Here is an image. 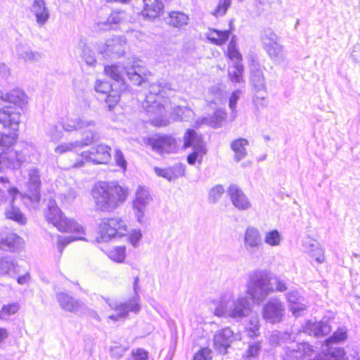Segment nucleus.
<instances>
[{"label":"nucleus","mask_w":360,"mask_h":360,"mask_svg":"<svg viewBox=\"0 0 360 360\" xmlns=\"http://www.w3.org/2000/svg\"><path fill=\"white\" fill-rule=\"evenodd\" d=\"M230 31L224 30L221 31L218 30H210L206 33V37L209 41L216 45L224 44L230 37Z\"/></svg>","instance_id":"nucleus-36"},{"label":"nucleus","mask_w":360,"mask_h":360,"mask_svg":"<svg viewBox=\"0 0 360 360\" xmlns=\"http://www.w3.org/2000/svg\"><path fill=\"white\" fill-rule=\"evenodd\" d=\"M309 360H360V352L355 348L346 353L340 347H328Z\"/></svg>","instance_id":"nucleus-13"},{"label":"nucleus","mask_w":360,"mask_h":360,"mask_svg":"<svg viewBox=\"0 0 360 360\" xmlns=\"http://www.w3.org/2000/svg\"><path fill=\"white\" fill-rule=\"evenodd\" d=\"M20 309L18 302L4 304L0 310V320L6 319L8 316L16 314Z\"/></svg>","instance_id":"nucleus-49"},{"label":"nucleus","mask_w":360,"mask_h":360,"mask_svg":"<svg viewBox=\"0 0 360 360\" xmlns=\"http://www.w3.org/2000/svg\"><path fill=\"white\" fill-rule=\"evenodd\" d=\"M248 145V141L243 138H239L233 141L231 143V148L234 152V160L240 162L247 155L245 147Z\"/></svg>","instance_id":"nucleus-34"},{"label":"nucleus","mask_w":360,"mask_h":360,"mask_svg":"<svg viewBox=\"0 0 360 360\" xmlns=\"http://www.w3.org/2000/svg\"><path fill=\"white\" fill-rule=\"evenodd\" d=\"M188 16L179 11H172L169 13V16L166 19L168 25L174 27H181L188 23Z\"/></svg>","instance_id":"nucleus-35"},{"label":"nucleus","mask_w":360,"mask_h":360,"mask_svg":"<svg viewBox=\"0 0 360 360\" xmlns=\"http://www.w3.org/2000/svg\"><path fill=\"white\" fill-rule=\"evenodd\" d=\"M174 180L181 176H184L185 165L183 164H176L173 167H169Z\"/></svg>","instance_id":"nucleus-63"},{"label":"nucleus","mask_w":360,"mask_h":360,"mask_svg":"<svg viewBox=\"0 0 360 360\" xmlns=\"http://www.w3.org/2000/svg\"><path fill=\"white\" fill-rule=\"evenodd\" d=\"M228 194L232 205L238 210L246 211L252 207L251 201L237 185H230L228 188Z\"/></svg>","instance_id":"nucleus-19"},{"label":"nucleus","mask_w":360,"mask_h":360,"mask_svg":"<svg viewBox=\"0 0 360 360\" xmlns=\"http://www.w3.org/2000/svg\"><path fill=\"white\" fill-rule=\"evenodd\" d=\"M152 200V196L147 187L143 186L137 187L132 200V207L135 217L141 224L146 222L145 213Z\"/></svg>","instance_id":"nucleus-11"},{"label":"nucleus","mask_w":360,"mask_h":360,"mask_svg":"<svg viewBox=\"0 0 360 360\" xmlns=\"http://www.w3.org/2000/svg\"><path fill=\"white\" fill-rule=\"evenodd\" d=\"M80 143L77 141L62 142L54 148L57 155H63L68 152H75L77 148H81Z\"/></svg>","instance_id":"nucleus-42"},{"label":"nucleus","mask_w":360,"mask_h":360,"mask_svg":"<svg viewBox=\"0 0 360 360\" xmlns=\"http://www.w3.org/2000/svg\"><path fill=\"white\" fill-rule=\"evenodd\" d=\"M86 240V239L84 237H73V236H58V242H57V248L59 252V253L61 255L63 249L66 245H68L69 243L74 240Z\"/></svg>","instance_id":"nucleus-54"},{"label":"nucleus","mask_w":360,"mask_h":360,"mask_svg":"<svg viewBox=\"0 0 360 360\" xmlns=\"http://www.w3.org/2000/svg\"><path fill=\"white\" fill-rule=\"evenodd\" d=\"M104 98L108 110L110 111L120 101V95L118 91L112 89L108 94L104 96Z\"/></svg>","instance_id":"nucleus-52"},{"label":"nucleus","mask_w":360,"mask_h":360,"mask_svg":"<svg viewBox=\"0 0 360 360\" xmlns=\"http://www.w3.org/2000/svg\"><path fill=\"white\" fill-rule=\"evenodd\" d=\"M250 81L256 92L254 101L257 102V99L263 100L266 96V86L262 70L255 67L252 68Z\"/></svg>","instance_id":"nucleus-24"},{"label":"nucleus","mask_w":360,"mask_h":360,"mask_svg":"<svg viewBox=\"0 0 360 360\" xmlns=\"http://www.w3.org/2000/svg\"><path fill=\"white\" fill-rule=\"evenodd\" d=\"M5 103H13L21 106L27 103V96L20 89H13L6 94H4L0 89V105H3Z\"/></svg>","instance_id":"nucleus-29"},{"label":"nucleus","mask_w":360,"mask_h":360,"mask_svg":"<svg viewBox=\"0 0 360 360\" xmlns=\"http://www.w3.org/2000/svg\"><path fill=\"white\" fill-rule=\"evenodd\" d=\"M56 300L62 309L77 313L83 308V303L66 292H58Z\"/></svg>","instance_id":"nucleus-26"},{"label":"nucleus","mask_w":360,"mask_h":360,"mask_svg":"<svg viewBox=\"0 0 360 360\" xmlns=\"http://www.w3.org/2000/svg\"><path fill=\"white\" fill-rule=\"evenodd\" d=\"M114 89L112 85L108 82H102L97 80L95 84V90L96 92L103 96L108 94L111 90Z\"/></svg>","instance_id":"nucleus-58"},{"label":"nucleus","mask_w":360,"mask_h":360,"mask_svg":"<svg viewBox=\"0 0 360 360\" xmlns=\"http://www.w3.org/2000/svg\"><path fill=\"white\" fill-rule=\"evenodd\" d=\"M47 134L53 141H57L60 140L63 136V131L59 129L56 125L54 124H52L49 127Z\"/></svg>","instance_id":"nucleus-59"},{"label":"nucleus","mask_w":360,"mask_h":360,"mask_svg":"<svg viewBox=\"0 0 360 360\" xmlns=\"http://www.w3.org/2000/svg\"><path fill=\"white\" fill-rule=\"evenodd\" d=\"M262 246L263 240L259 229L252 226H248L243 235V247L245 250L249 255H252L257 253Z\"/></svg>","instance_id":"nucleus-17"},{"label":"nucleus","mask_w":360,"mask_h":360,"mask_svg":"<svg viewBox=\"0 0 360 360\" xmlns=\"http://www.w3.org/2000/svg\"><path fill=\"white\" fill-rule=\"evenodd\" d=\"M20 122V112L11 107L0 108V124L16 131Z\"/></svg>","instance_id":"nucleus-22"},{"label":"nucleus","mask_w":360,"mask_h":360,"mask_svg":"<svg viewBox=\"0 0 360 360\" xmlns=\"http://www.w3.org/2000/svg\"><path fill=\"white\" fill-rule=\"evenodd\" d=\"M285 311L284 303L278 298L272 297L264 304L262 314L266 322L275 324L282 321Z\"/></svg>","instance_id":"nucleus-12"},{"label":"nucleus","mask_w":360,"mask_h":360,"mask_svg":"<svg viewBox=\"0 0 360 360\" xmlns=\"http://www.w3.org/2000/svg\"><path fill=\"white\" fill-rule=\"evenodd\" d=\"M81 47L82 49V57L83 60L88 65L94 66L96 63V60L93 51L83 42L81 44Z\"/></svg>","instance_id":"nucleus-53"},{"label":"nucleus","mask_w":360,"mask_h":360,"mask_svg":"<svg viewBox=\"0 0 360 360\" xmlns=\"http://www.w3.org/2000/svg\"><path fill=\"white\" fill-rule=\"evenodd\" d=\"M148 144L160 155L176 153L178 148L176 139L171 135H156L148 139Z\"/></svg>","instance_id":"nucleus-14"},{"label":"nucleus","mask_w":360,"mask_h":360,"mask_svg":"<svg viewBox=\"0 0 360 360\" xmlns=\"http://www.w3.org/2000/svg\"><path fill=\"white\" fill-rule=\"evenodd\" d=\"M283 237L277 229H271L266 231L264 235V243L271 247H278L281 245Z\"/></svg>","instance_id":"nucleus-39"},{"label":"nucleus","mask_w":360,"mask_h":360,"mask_svg":"<svg viewBox=\"0 0 360 360\" xmlns=\"http://www.w3.org/2000/svg\"><path fill=\"white\" fill-rule=\"evenodd\" d=\"M15 55L18 59L29 63L38 62L41 58L39 52L33 51L28 46L23 44L16 46Z\"/></svg>","instance_id":"nucleus-30"},{"label":"nucleus","mask_w":360,"mask_h":360,"mask_svg":"<svg viewBox=\"0 0 360 360\" xmlns=\"http://www.w3.org/2000/svg\"><path fill=\"white\" fill-rule=\"evenodd\" d=\"M23 243L22 238L14 233L2 231L0 233V249L8 251H16Z\"/></svg>","instance_id":"nucleus-25"},{"label":"nucleus","mask_w":360,"mask_h":360,"mask_svg":"<svg viewBox=\"0 0 360 360\" xmlns=\"http://www.w3.org/2000/svg\"><path fill=\"white\" fill-rule=\"evenodd\" d=\"M184 148H192V153L187 157L189 165H193L196 162L201 163L203 157L207 153L205 143L201 136L198 135L193 129H188L184 136Z\"/></svg>","instance_id":"nucleus-10"},{"label":"nucleus","mask_w":360,"mask_h":360,"mask_svg":"<svg viewBox=\"0 0 360 360\" xmlns=\"http://www.w3.org/2000/svg\"><path fill=\"white\" fill-rule=\"evenodd\" d=\"M105 72L107 75L117 82L122 79L124 74L136 85H141L146 82V79L145 68L141 65V61L135 59L129 60L124 66L118 65L105 66Z\"/></svg>","instance_id":"nucleus-4"},{"label":"nucleus","mask_w":360,"mask_h":360,"mask_svg":"<svg viewBox=\"0 0 360 360\" xmlns=\"http://www.w3.org/2000/svg\"><path fill=\"white\" fill-rule=\"evenodd\" d=\"M231 5V0H219L217 6L212 11V14L215 17L224 16Z\"/></svg>","instance_id":"nucleus-51"},{"label":"nucleus","mask_w":360,"mask_h":360,"mask_svg":"<svg viewBox=\"0 0 360 360\" xmlns=\"http://www.w3.org/2000/svg\"><path fill=\"white\" fill-rule=\"evenodd\" d=\"M347 338V332L345 328H338L332 336L329 338L326 339L325 342L326 345L328 347L330 343H339Z\"/></svg>","instance_id":"nucleus-50"},{"label":"nucleus","mask_w":360,"mask_h":360,"mask_svg":"<svg viewBox=\"0 0 360 360\" xmlns=\"http://www.w3.org/2000/svg\"><path fill=\"white\" fill-rule=\"evenodd\" d=\"M127 349V347H126L115 345L110 347V355L115 358L119 359L124 355Z\"/></svg>","instance_id":"nucleus-64"},{"label":"nucleus","mask_w":360,"mask_h":360,"mask_svg":"<svg viewBox=\"0 0 360 360\" xmlns=\"http://www.w3.org/2000/svg\"><path fill=\"white\" fill-rule=\"evenodd\" d=\"M123 12L112 13L105 21L98 22V26L102 30L115 29L117 25L120 24L124 19Z\"/></svg>","instance_id":"nucleus-38"},{"label":"nucleus","mask_w":360,"mask_h":360,"mask_svg":"<svg viewBox=\"0 0 360 360\" xmlns=\"http://www.w3.org/2000/svg\"><path fill=\"white\" fill-rule=\"evenodd\" d=\"M330 330V326L323 321L318 322L308 321L302 328L303 333H307L309 335H314L315 337L328 335Z\"/></svg>","instance_id":"nucleus-28"},{"label":"nucleus","mask_w":360,"mask_h":360,"mask_svg":"<svg viewBox=\"0 0 360 360\" xmlns=\"http://www.w3.org/2000/svg\"><path fill=\"white\" fill-rule=\"evenodd\" d=\"M212 359V351L209 348H202L198 352H197L193 360H211Z\"/></svg>","instance_id":"nucleus-62"},{"label":"nucleus","mask_w":360,"mask_h":360,"mask_svg":"<svg viewBox=\"0 0 360 360\" xmlns=\"http://www.w3.org/2000/svg\"><path fill=\"white\" fill-rule=\"evenodd\" d=\"M63 129L66 131L84 129L96 127V122L94 120L86 119L85 117L68 116L60 123Z\"/></svg>","instance_id":"nucleus-21"},{"label":"nucleus","mask_w":360,"mask_h":360,"mask_svg":"<svg viewBox=\"0 0 360 360\" xmlns=\"http://www.w3.org/2000/svg\"><path fill=\"white\" fill-rule=\"evenodd\" d=\"M314 353L313 347L307 342L297 343L293 347H285L284 360H304Z\"/></svg>","instance_id":"nucleus-20"},{"label":"nucleus","mask_w":360,"mask_h":360,"mask_svg":"<svg viewBox=\"0 0 360 360\" xmlns=\"http://www.w3.org/2000/svg\"><path fill=\"white\" fill-rule=\"evenodd\" d=\"M139 277L136 276L134 278L133 288L135 296L129 300L127 302H121L119 304L111 303L109 299H105L109 307L116 311L115 314H112L108 316V319L113 321H118L124 320L128 316L129 312L137 314L139 312L140 307V297L138 295L139 290Z\"/></svg>","instance_id":"nucleus-7"},{"label":"nucleus","mask_w":360,"mask_h":360,"mask_svg":"<svg viewBox=\"0 0 360 360\" xmlns=\"http://www.w3.org/2000/svg\"><path fill=\"white\" fill-rule=\"evenodd\" d=\"M171 116L174 121L188 122L193 118L194 112L187 107L176 106L173 109Z\"/></svg>","instance_id":"nucleus-40"},{"label":"nucleus","mask_w":360,"mask_h":360,"mask_svg":"<svg viewBox=\"0 0 360 360\" xmlns=\"http://www.w3.org/2000/svg\"><path fill=\"white\" fill-rule=\"evenodd\" d=\"M13 203L14 201L12 202V198H11V205L6 209L5 212L6 218L13 220L20 225L25 224L27 222V218L22 213L20 209L13 205Z\"/></svg>","instance_id":"nucleus-37"},{"label":"nucleus","mask_w":360,"mask_h":360,"mask_svg":"<svg viewBox=\"0 0 360 360\" xmlns=\"http://www.w3.org/2000/svg\"><path fill=\"white\" fill-rule=\"evenodd\" d=\"M127 46V40L122 36H115L108 39L105 42L97 45V51L107 56L111 54L120 56L124 55Z\"/></svg>","instance_id":"nucleus-15"},{"label":"nucleus","mask_w":360,"mask_h":360,"mask_svg":"<svg viewBox=\"0 0 360 360\" xmlns=\"http://www.w3.org/2000/svg\"><path fill=\"white\" fill-rule=\"evenodd\" d=\"M244 68L241 63H233L229 68V77L232 82L240 83L243 82V74Z\"/></svg>","instance_id":"nucleus-43"},{"label":"nucleus","mask_w":360,"mask_h":360,"mask_svg":"<svg viewBox=\"0 0 360 360\" xmlns=\"http://www.w3.org/2000/svg\"><path fill=\"white\" fill-rule=\"evenodd\" d=\"M18 272V266L11 257L0 256V275L15 277Z\"/></svg>","instance_id":"nucleus-32"},{"label":"nucleus","mask_w":360,"mask_h":360,"mask_svg":"<svg viewBox=\"0 0 360 360\" xmlns=\"http://www.w3.org/2000/svg\"><path fill=\"white\" fill-rule=\"evenodd\" d=\"M311 249L309 250V253L311 257L314 258L315 260L319 263L323 262L325 257L323 254V250L319 246V244L310 245Z\"/></svg>","instance_id":"nucleus-55"},{"label":"nucleus","mask_w":360,"mask_h":360,"mask_svg":"<svg viewBox=\"0 0 360 360\" xmlns=\"http://www.w3.org/2000/svg\"><path fill=\"white\" fill-rule=\"evenodd\" d=\"M30 12L35 17L36 22L39 27H43L50 18V11L44 0H34Z\"/></svg>","instance_id":"nucleus-23"},{"label":"nucleus","mask_w":360,"mask_h":360,"mask_svg":"<svg viewBox=\"0 0 360 360\" xmlns=\"http://www.w3.org/2000/svg\"><path fill=\"white\" fill-rule=\"evenodd\" d=\"M1 137H11L13 141L11 143L6 144L3 141L0 143V171L4 168L18 169L26 160L25 156L21 153L11 148V146L16 140L15 134H1Z\"/></svg>","instance_id":"nucleus-8"},{"label":"nucleus","mask_w":360,"mask_h":360,"mask_svg":"<svg viewBox=\"0 0 360 360\" xmlns=\"http://www.w3.org/2000/svg\"><path fill=\"white\" fill-rule=\"evenodd\" d=\"M127 232L126 222L120 217L105 218L99 224L98 243L108 242L115 237L125 236Z\"/></svg>","instance_id":"nucleus-9"},{"label":"nucleus","mask_w":360,"mask_h":360,"mask_svg":"<svg viewBox=\"0 0 360 360\" xmlns=\"http://www.w3.org/2000/svg\"><path fill=\"white\" fill-rule=\"evenodd\" d=\"M286 300L290 304V307L292 305L297 304L298 303L301 302L302 301H304V298L300 295L298 292L295 290H291L288 291L286 295Z\"/></svg>","instance_id":"nucleus-57"},{"label":"nucleus","mask_w":360,"mask_h":360,"mask_svg":"<svg viewBox=\"0 0 360 360\" xmlns=\"http://www.w3.org/2000/svg\"><path fill=\"white\" fill-rule=\"evenodd\" d=\"M29 182L28 186L31 194L30 195H19L27 205L29 200L32 203H37L40 200L39 188L41 185L40 176L39 170L35 168H31L28 171Z\"/></svg>","instance_id":"nucleus-18"},{"label":"nucleus","mask_w":360,"mask_h":360,"mask_svg":"<svg viewBox=\"0 0 360 360\" xmlns=\"http://www.w3.org/2000/svg\"><path fill=\"white\" fill-rule=\"evenodd\" d=\"M225 98V92L218 86H212L209 89L206 101L210 104L219 105Z\"/></svg>","instance_id":"nucleus-41"},{"label":"nucleus","mask_w":360,"mask_h":360,"mask_svg":"<svg viewBox=\"0 0 360 360\" xmlns=\"http://www.w3.org/2000/svg\"><path fill=\"white\" fill-rule=\"evenodd\" d=\"M108 257L117 263H122L126 258V248L124 246H117L109 250L106 252Z\"/></svg>","instance_id":"nucleus-45"},{"label":"nucleus","mask_w":360,"mask_h":360,"mask_svg":"<svg viewBox=\"0 0 360 360\" xmlns=\"http://www.w3.org/2000/svg\"><path fill=\"white\" fill-rule=\"evenodd\" d=\"M270 58L276 63H283L285 61L286 53L284 47L278 42L264 48Z\"/></svg>","instance_id":"nucleus-33"},{"label":"nucleus","mask_w":360,"mask_h":360,"mask_svg":"<svg viewBox=\"0 0 360 360\" xmlns=\"http://www.w3.org/2000/svg\"><path fill=\"white\" fill-rule=\"evenodd\" d=\"M111 148L104 143H99L92 146L89 150H84L80 153L82 158L70 165L67 169H79L83 167L85 162H89L94 165H104L110 162L111 159Z\"/></svg>","instance_id":"nucleus-6"},{"label":"nucleus","mask_w":360,"mask_h":360,"mask_svg":"<svg viewBox=\"0 0 360 360\" xmlns=\"http://www.w3.org/2000/svg\"><path fill=\"white\" fill-rule=\"evenodd\" d=\"M264 49L279 42V37L271 29H265L261 34Z\"/></svg>","instance_id":"nucleus-46"},{"label":"nucleus","mask_w":360,"mask_h":360,"mask_svg":"<svg viewBox=\"0 0 360 360\" xmlns=\"http://www.w3.org/2000/svg\"><path fill=\"white\" fill-rule=\"evenodd\" d=\"M227 56L233 63H241L242 61V56L237 49L234 37H232L229 44Z\"/></svg>","instance_id":"nucleus-48"},{"label":"nucleus","mask_w":360,"mask_h":360,"mask_svg":"<svg viewBox=\"0 0 360 360\" xmlns=\"http://www.w3.org/2000/svg\"><path fill=\"white\" fill-rule=\"evenodd\" d=\"M272 288L275 291L283 292L287 289L285 283L280 277L271 274Z\"/></svg>","instance_id":"nucleus-61"},{"label":"nucleus","mask_w":360,"mask_h":360,"mask_svg":"<svg viewBox=\"0 0 360 360\" xmlns=\"http://www.w3.org/2000/svg\"><path fill=\"white\" fill-rule=\"evenodd\" d=\"M91 196L96 210L110 213L126 201L128 190L115 182L100 181L93 186Z\"/></svg>","instance_id":"nucleus-2"},{"label":"nucleus","mask_w":360,"mask_h":360,"mask_svg":"<svg viewBox=\"0 0 360 360\" xmlns=\"http://www.w3.org/2000/svg\"><path fill=\"white\" fill-rule=\"evenodd\" d=\"M245 329L248 337L252 338L258 337L260 334V325L258 316H252L246 324Z\"/></svg>","instance_id":"nucleus-44"},{"label":"nucleus","mask_w":360,"mask_h":360,"mask_svg":"<svg viewBox=\"0 0 360 360\" xmlns=\"http://www.w3.org/2000/svg\"><path fill=\"white\" fill-rule=\"evenodd\" d=\"M128 360H148V352L141 348L133 349L131 357Z\"/></svg>","instance_id":"nucleus-60"},{"label":"nucleus","mask_w":360,"mask_h":360,"mask_svg":"<svg viewBox=\"0 0 360 360\" xmlns=\"http://www.w3.org/2000/svg\"><path fill=\"white\" fill-rule=\"evenodd\" d=\"M46 219L49 223L52 224L61 232L84 233V228L80 224L73 219H68L63 215L54 200L49 201Z\"/></svg>","instance_id":"nucleus-5"},{"label":"nucleus","mask_w":360,"mask_h":360,"mask_svg":"<svg viewBox=\"0 0 360 360\" xmlns=\"http://www.w3.org/2000/svg\"><path fill=\"white\" fill-rule=\"evenodd\" d=\"M162 91V83L150 84L149 92L143 103V107L148 113L151 124L157 127L167 126L169 123V120L165 118L167 100L160 95Z\"/></svg>","instance_id":"nucleus-3"},{"label":"nucleus","mask_w":360,"mask_h":360,"mask_svg":"<svg viewBox=\"0 0 360 360\" xmlns=\"http://www.w3.org/2000/svg\"><path fill=\"white\" fill-rule=\"evenodd\" d=\"M271 283V274L267 270L257 269L250 271L245 284L246 295L236 297L231 291L224 292L219 299L212 302L214 314L218 317L241 321L252 312L250 300L260 304L275 292Z\"/></svg>","instance_id":"nucleus-1"},{"label":"nucleus","mask_w":360,"mask_h":360,"mask_svg":"<svg viewBox=\"0 0 360 360\" xmlns=\"http://www.w3.org/2000/svg\"><path fill=\"white\" fill-rule=\"evenodd\" d=\"M94 127L89 128V130L84 132L83 138L81 140H77L80 143L81 148L90 145L94 141L98 139V133L96 130L94 129Z\"/></svg>","instance_id":"nucleus-47"},{"label":"nucleus","mask_w":360,"mask_h":360,"mask_svg":"<svg viewBox=\"0 0 360 360\" xmlns=\"http://www.w3.org/2000/svg\"><path fill=\"white\" fill-rule=\"evenodd\" d=\"M20 193L15 187H11L10 182L6 177H0V205L6 200V196L15 201Z\"/></svg>","instance_id":"nucleus-31"},{"label":"nucleus","mask_w":360,"mask_h":360,"mask_svg":"<svg viewBox=\"0 0 360 360\" xmlns=\"http://www.w3.org/2000/svg\"><path fill=\"white\" fill-rule=\"evenodd\" d=\"M224 193V187L221 185H217L212 188L209 192L208 200L210 202L215 203Z\"/></svg>","instance_id":"nucleus-56"},{"label":"nucleus","mask_w":360,"mask_h":360,"mask_svg":"<svg viewBox=\"0 0 360 360\" xmlns=\"http://www.w3.org/2000/svg\"><path fill=\"white\" fill-rule=\"evenodd\" d=\"M240 339L239 334H235L229 327H226L218 330L214 335V347L220 354H224L232 342Z\"/></svg>","instance_id":"nucleus-16"},{"label":"nucleus","mask_w":360,"mask_h":360,"mask_svg":"<svg viewBox=\"0 0 360 360\" xmlns=\"http://www.w3.org/2000/svg\"><path fill=\"white\" fill-rule=\"evenodd\" d=\"M164 10V4L162 0H143V9L142 15L149 20L158 18Z\"/></svg>","instance_id":"nucleus-27"}]
</instances>
